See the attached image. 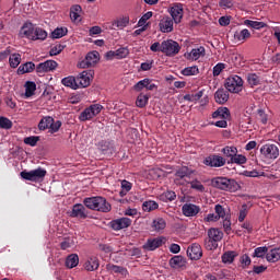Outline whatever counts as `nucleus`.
I'll return each instance as SVG.
<instances>
[{
    "label": "nucleus",
    "instance_id": "nucleus-20",
    "mask_svg": "<svg viewBox=\"0 0 280 280\" xmlns=\"http://www.w3.org/2000/svg\"><path fill=\"white\" fill-rule=\"evenodd\" d=\"M205 54H206L205 47L200 46L198 48H192L190 52H186L184 57L186 60L196 61V60H199V58H202Z\"/></svg>",
    "mask_w": 280,
    "mask_h": 280
},
{
    "label": "nucleus",
    "instance_id": "nucleus-63",
    "mask_svg": "<svg viewBox=\"0 0 280 280\" xmlns=\"http://www.w3.org/2000/svg\"><path fill=\"white\" fill-rule=\"evenodd\" d=\"M10 56H12V47H7L0 52V60H7V58Z\"/></svg>",
    "mask_w": 280,
    "mask_h": 280
},
{
    "label": "nucleus",
    "instance_id": "nucleus-13",
    "mask_svg": "<svg viewBox=\"0 0 280 280\" xmlns=\"http://www.w3.org/2000/svg\"><path fill=\"white\" fill-rule=\"evenodd\" d=\"M170 14H171V19L174 21V23L178 24L180 23V21H183V4L182 3H176L173 4V7L170 8L168 10Z\"/></svg>",
    "mask_w": 280,
    "mask_h": 280
},
{
    "label": "nucleus",
    "instance_id": "nucleus-44",
    "mask_svg": "<svg viewBox=\"0 0 280 280\" xmlns=\"http://www.w3.org/2000/svg\"><path fill=\"white\" fill-rule=\"evenodd\" d=\"M156 209H159V203L156 201L149 200L142 203L143 211L150 212V211H156Z\"/></svg>",
    "mask_w": 280,
    "mask_h": 280
},
{
    "label": "nucleus",
    "instance_id": "nucleus-2",
    "mask_svg": "<svg viewBox=\"0 0 280 280\" xmlns=\"http://www.w3.org/2000/svg\"><path fill=\"white\" fill-rule=\"evenodd\" d=\"M21 178L24 180H31V183H39V180H43L45 176H47V170L43 167H38L33 171H22L20 173Z\"/></svg>",
    "mask_w": 280,
    "mask_h": 280
},
{
    "label": "nucleus",
    "instance_id": "nucleus-50",
    "mask_svg": "<svg viewBox=\"0 0 280 280\" xmlns=\"http://www.w3.org/2000/svg\"><path fill=\"white\" fill-rule=\"evenodd\" d=\"M190 188L195 189V191H199V194H205L206 191L205 185H202V183L198 179L190 182Z\"/></svg>",
    "mask_w": 280,
    "mask_h": 280
},
{
    "label": "nucleus",
    "instance_id": "nucleus-27",
    "mask_svg": "<svg viewBox=\"0 0 280 280\" xmlns=\"http://www.w3.org/2000/svg\"><path fill=\"white\" fill-rule=\"evenodd\" d=\"M222 237H224V233L219 229L211 228L208 230V238L212 240L213 242H222Z\"/></svg>",
    "mask_w": 280,
    "mask_h": 280
},
{
    "label": "nucleus",
    "instance_id": "nucleus-45",
    "mask_svg": "<svg viewBox=\"0 0 280 280\" xmlns=\"http://www.w3.org/2000/svg\"><path fill=\"white\" fill-rule=\"evenodd\" d=\"M83 203L85 205V207L88 209H91L92 211H95V209L97 207V197L85 198Z\"/></svg>",
    "mask_w": 280,
    "mask_h": 280
},
{
    "label": "nucleus",
    "instance_id": "nucleus-15",
    "mask_svg": "<svg viewBox=\"0 0 280 280\" xmlns=\"http://www.w3.org/2000/svg\"><path fill=\"white\" fill-rule=\"evenodd\" d=\"M182 213L185 218H196L200 213V206L194 203H185L182 207Z\"/></svg>",
    "mask_w": 280,
    "mask_h": 280
},
{
    "label": "nucleus",
    "instance_id": "nucleus-26",
    "mask_svg": "<svg viewBox=\"0 0 280 280\" xmlns=\"http://www.w3.org/2000/svg\"><path fill=\"white\" fill-rule=\"evenodd\" d=\"M95 211H101L102 213H108V211H110V203L106 201V198L97 197Z\"/></svg>",
    "mask_w": 280,
    "mask_h": 280
},
{
    "label": "nucleus",
    "instance_id": "nucleus-48",
    "mask_svg": "<svg viewBox=\"0 0 280 280\" xmlns=\"http://www.w3.org/2000/svg\"><path fill=\"white\" fill-rule=\"evenodd\" d=\"M200 73V70L197 68V66L187 67L182 70V75H198Z\"/></svg>",
    "mask_w": 280,
    "mask_h": 280
},
{
    "label": "nucleus",
    "instance_id": "nucleus-22",
    "mask_svg": "<svg viewBox=\"0 0 280 280\" xmlns=\"http://www.w3.org/2000/svg\"><path fill=\"white\" fill-rule=\"evenodd\" d=\"M83 268L88 272H95V270H97V268H100V259H97V257H95V256L89 257L85 260Z\"/></svg>",
    "mask_w": 280,
    "mask_h": 280
},
{
    "label": "nucleus",
    "instance_id": "nucleus-37",
    "mask_svg": "<svg viewBox=\"0 0 280 280\" xmlns=\"http://www.w3.org/2000/svg\"><path fill=\"white\" fill-rule=\"evenodd\" d=\"M80 14H82V7L80 4H75L70 9V19L75 23V21H80Z\"/></svg>",
    "mask_w": 280,
    "mask_h": 280
},
{
    "label": "nucleus",
    "instance_id": "nucleus-38",
    "mask_svg": "<svg viewBox=\"0 0 280 280\" xmlns=\"http://www.w3.org/2000/svg\"><path fill=\"white\" fill-rule=\"evenodd\" d=\"M151 226H152L153 231H163L165 229V226H167V223L165 222V219L158 218V219L153 220Z\"/></svg>",
    "mask_w": 280,
    "mask_h": 280
},
{
    "label": "nucleus",
    "instance_id": "nucleus-39",
    "mask_svg": "<svg viewBox=\"0 0 280 280\" xmlns=\"http://www.w3.org/2000/svg\"><path fill=\"white\" fill-rule=\"evenodd\" d=\"M9 65L12 69H16V67L21 65V54L19 52L11 54L9 57Z\"/></svg>",
    "mask_w": 280,
    "mask_h": 280
},
{
    "label": "nucleus",
    "instance_id": "nucleus-9",
    "mask_svg": "<svg viewBox=\"0 0 280 280\" xmlns=\"http://www.w3.org/2000/svg\"><path fill=\"white\" fill-rule=\"evenodd\" d=\"M109 225L113 231H122L124 229H128L132 225V220L128 217H122L110 221Z\"/></svg>",
    "mask_w": 280,
    "mask_h": 280
},
{
    "label": "nucleus",
    "instance_id": "nucleus-1",
    "mask_svg": "<svg viewBox=\"0 0 280 280\" xmlns=\"http://www.w3.org/2000/svg\"><path fill=\"white\" fill-rule=\"evenodd\" d=\"M211 185L217 189H221L222 191H231L232 194L242 189V186H240L235 179L228 177H214L211 180Z\"/></svg>",
    "mask_w": 280,
    "mask_h": 280
},
{
    "label": "nucleus",
    "instance_id": "nucleus-47",
    "mask_svg": "<svg viewBox=\"0 0 280 280\" xmlns=\"http://www.w3.org/2000/svg\"><path fill=\"white\" fill-rule=\"evenodd\" d=\"M46 39H47L46 31L40 27H35L33 40H46Z\"/></svg>",
    "mask_w": 280,
    "mask_h": 280
},
{
    "label": "nucleus",
    "instance_id": "nucleus-7",
    "mask_svg": "<svg viewBox=\"0 0 280 280\" xmlns=\"http://www.w3.org/2000/svg\"><path fill=\"white\" fill-rule=\"evenodd\" d=\"M103 108L104 107L100 104L91 105L81 113L79 116L80 121H89V119H93V117H96V115L102 113Z\"/></svg>",
    "mask_w": 280,
    "mask_h": 280
},
{
    "label": "nucleus",
    "instance_id": "nucleus-42",
    "mask_svg": "<svg viewBox=\"0 0 280 280\" xmlns=\"http://www.w3.org/2000/svg\"><path fill=\"white\" fill-rule=\"evenodd\" d=\"M235 257H237V253L235 252H225L221 259L223 261V264H233V261H235Z\"/></svg>",
    "mask_w": 280,
    "mask_h": 280
},
{
    "label": "nucleus",
    "instance_id": "nucleus-16",
    "mask_svg": "<svg viewBox=\"0 0 280 280\" xmlns=\"http://www.w3.org/2000/svg\"><path fill=\"white\" fill-rule=\"evenodd\" d=\"M159 27L163 34H170L174 32V20L170 16H164L160 20Z\"/></svg>",
    "mask_w": 280,
    "mask_h": 280
},
{
    "label": "nucleus",
    "instance_id": "nucleus-29",
    "mask_svg": "<svg viewBox=\"0 0 280 280\" xmlns=\"http://www.w3.org/2000/svg\"><path fill=\"white\" fill-rule=\"evenodd\" d=\"M34 69H36V65H34V62H32V61H28L26 63L21 65L18 68V74L24 75V73H32V71H34Z\"/></svg>",
    "mask_w": 280,
    "mask_h": 280
},
{
    "label": "nucleus",
    "instance_id": "nucleus-23",
    "mask_svg": "<svg viewBox=\"0 0 280 280\" xmlns=\"http://www.w3.org/2000/svg\"><path fill=\"white\" fill-rule=\"evenodd\" d=\"M72 218H81L85 219L86 218V208L82 203H75L72 207V212H71Z\"/></svg>",
    "mask_w": 280,
    "mask_h": 280
},
{
    "label": "nucleus",
    "instance_id": "nucleus-55",
    "mask_svg": "<svg viewBox=\"0 0 280 280\" xmlns=\"http://www.w3.org/2000/svg\"><path fill=\"white\" fill-rule=\"evenodd\" d=\"M0 128L10 130V128H12V120L8 119L7 117H0Z\"/></svg>",
    "mask_w": 280,
    "mask_h": 280
},
{
    "label": "nucleus",
    "instance_id": "nucleus-12",
    "mask_svg": "<svg viewBox=\"0 0 280 280\" xmlns=\"http://www.w3.org/2000/svg\"><path fill=\"white\" fill-rule=\"evenodd\" d=\"M36 26L32 22H26L20 30V36L22 38H28V40H34V34Z\"/></svg>",
    "mask_w": 280,
    "mask_h": 280
},
{
    "label": "nucleus",
    "instance_id": "nucleus-41",
    "mask_svg": "<svg viewBox=\"0 0 280 280\" xmlns=\"http://www.w3.org/2000/svg\"><path fill=\"white\" fill-rule=\"evenodd\" d=\"M163 202H172L176 200V192L174 190H166L160 196Z\"/></svg>",
    "mask_w": 280,
    "mask_h": 280
},
{
    "label": "nucleus",
    "instance_id": "nucleus-36",
    "mask_svg": "<svg viewBox=\"0 0 280 280\" xmlns=\"http://www.w3.org/2000/svg\"><path fill=\"white\" fill-rule=\"evenodd\" d=\"M149 101L150 94L140 93L136 100V106H138V108H145V106H148Z\"/></svg>",
    "mask_w": 280,
    "mask_h": 280
},
{
    "label": "nucleus",
    "instance_id": "nucleus-33",
    "mask_svg": "<svg viewBox=\"0 0 280 280\" xmlns=\"http://www.w3.org/2000/svg\"><path fill=\"white\" fill-rule=\"evenodd\" d=\"M246 38H250V32L247 28L234 33V40H237V43H244Z\"/></svg>",
    "mask_w": 280,
    "mask_h": 280
},
{
    "label": "nucleus",
    "instance_id": "nucleus-25",
    "mask_svg": "<svg viewBox=\"0 0 280 280\" xmlns=\"http://www.w3.org/2000/svg\"><path fill=\"white\" fill-rule=\"evenodd\" d=\"M106 270L108 272H110L112 275L115 273V275H122V277H128V269H126L121 266L107 264L106 265Z\"/></svg>",
    "mask_w": 280,
    "mask_h": 280
},
{
    "label": "nucleus",
    "instance_id": "nucleus-28",
    "mask_svg": "<svg viewBox=\"0 0 280 280\" xmlns=\"http://www.w3.org/2000/svg\"><path fill=\"white\" fill-rule=\"evenodd\" d=\"M187 261L185 260V258L183 256H174L170 259V266L171 268H184V266H186Z\"/></svg>",
    "mask_w": 280,
    "mask_h": 280
},
{
    "label": "nucleus",
    "instance_id": "nucleus-10",
    "mask_svg": "<svg viewBox=\"0 0 280 280\" xmlns=\"http://www.w3.org/2000/svg\"><path fill=\"white\" fill-rule=\"evenodd\" d=\"M203 164L208 167H224L226 160L221 155H209L203 160Z\"/></svg>",
    "mask_w": 280,
    "mask_h": 280
},
{
    "label": "nucleus",
    "instance_id": "nucleus-30",
    "mask_svg": "<svg viewBox=\"0 0 280 280\" xmlns=\"http://www.w3.org/2000/svg\"><path fill=\"white\" fill-rule=\"evenodd\" d=\"M231 117V112L226 108V107H221L218 108L213 114H212V118L213 119H230Z\"/></svg>",
    "mask_w": 280,
    "mask_h": 280
},
{
    "label": "nucleus",
    "instance_id": "nucleus-56",
    "mask_svg": "<svg viewBox=\"0 0 280 280\" xmlns=\"http://www.w3.org/2000/svg\"><path fill=\"white\" fill-rule=\"evenodd\" d=\"M247 82L250 86H257V84H259V77L255 73L248 74Z\"/></svg>",
    "mask_w": 280,
    "mask_h": 280
},
{
    "label": "nucleus",
    "instance_id": "nucleus-17",
    "mask_svg": "<svg viewBox=\"0 0 280 280\" xmlns=\"http://www.w3.org/2000/svg\"><path fill=\"white\" fill-rule=\"evenodd\" d=\"M143 89L147 91H154L158 89V86L152 82L151 79H143L133 85V90H136L138 93L143 91Z\"/></svg>",
    "mask_w": 280,
    "mask_h": 280
},
{
    "label": "nucleus",
    "instance_id": "nucleus-60",
    "mask_svg": "<svg viewBox=\"0 0 280 280\" xmlns=\"http://www.w3.org/2000/svg\"><path fill=\"white\" fill-rule=\"evenodd\" d=\"M128 48H119L116 50L117 60H121L128 56Z\"/></svg>",
    "mask_w": 280,
    "mask_h": 280
},
{
    "label": "nucleus",
    "instance_id": "nucleus-11",
    "mask_svg": "<svg viewBox=\"0 0 280 280\" xmlns=\"http://www.w3.org/2000/svg\"><path fill=\"white\" fill-rule=\"evenodd\" d=\"M91 80H93V72L84 70L77 77V84L79 89H86V86H91Z\"/></svg>",
    "mask_w": 280,
    "mask_h": 280
},
{
    "label": "nucleus",
    "instance_id": "nucleus-54",
    "mask_svg": "<svg viewBox=\"0 0 280 280\" xmlns=\"http://www.w3.org/2000/svg\"><path fill=\"white\" fill-rule=\"evenodd\" d=\"M74 245H75V242L73 241L72 237H66L60 243V248L61 250H67V248H71V246H74Z\"/></svg>",
    "mask_w": 280,
    "mask_h": 280
},
{
    "label": "nucleus",
    "instance_id": "nucleus-4",
    "mask_svg": "<svg viewBox=\"0 0 280 280\" xmlns=\"http://www.w3.org/2000/svg\"><path fill=\"white\" fill-rule=\"evenodd\" d=\"M225 89L230 93H241L242 89H244V80L240 75L229 77L225 81Z\"/></svg>",
    "mask_w": 280,
    "mask_h": 280
},
{
    "label": "nucleus",
    "instance_id": "nucleus-52",
    "mask_svg": "<svg viewBox=\"0 0 280 280\" xmlns=\"http://www.w3.org/2000/svg\"><path fill=\"white\" fill-rule=\"evenodd\" d=\"M203 94H205V92H202V91H199L196 94H186L184 96V100L186 102H198L202 97Z\"/></svg>",
    "mask_w": 280,
    "mask_h": 280
},
{
    "label": "nucleus",
    "instance_id": "nucleus-24",
    "mask_svg": "<svg viewBox=\"0 0 280 280\" xmlns=\"http://www.w3.org/2000/svg\"><path fill=\"white\" fill-rule=\"evenodd\" d=\"M61 84L67 86L68 89H72V91H78V78L73 75L66 77L61 80Z\"/></svg>",
    "mask_w": 280,
    "mask_h": 280
},
{
    "label": "nucleus",
    "instance_id": "nucleus-43",
    "mask_svg": "<svg viewBox=\"0 0 280 280\" xmlns=\"http://www.w3.org/2000/svg\"><path fill=\"white\" fill-rule=\"evenodd\" d=\"M67 27H57L50 34V37L54 39L62 38V36H67Z\"/></svg>",
    "mask_w": 280,
    "mask_h": 280
},
{
    "label": "nucleus",
    "instance_id": "nucleus-34",
    "mask_svg": "<svg viewBox=\"0 0 280 280\" xmlns=\"http://www.w3.org/2000/svg\"><path fill=\"white\" fill-rule=\"evenodd\" d=\"M267 261H270L271 264H275L279 261L280 259V248H273L269 250L266 255Z\"/></svg>",
    "mask_w": 280,
    "mask_h": 280
},
{
    "label": "nucleus",
    "instance_id": "nucleus-62",
    "mask_svg": "<svg viewBox=\"0 0 280 280\" xmlns=\"http://www.w3.org/2000/svg\"><path fill=\"white\" fill-rule=\"evenodd\" d=\"M214 211H215V213H217V217H219V219L226 217V211H225L224 208H223L222 206H220V205H217V206L214 207Z\"/></svg>",
    "mask_w": 280,
    "mask_h": 280
},
{
    "label": "nucleus",
    "instance_id": "nucleus-8",
    "mask_svg": "<svg viewBox=\"0 0 280 280\" xmlns=\"http://www.w3.org/2000/svg\"><path fill=\"white\" fill-rule=\"evenodd\" d=\"M260 154H262L265 159L275 161V159H279V147H277V144L270 143L264 144L260 148Z\"/></svg>",
    "mask_w": 280,
    "mask_h": 280
},
{
    "label": "nucleus",
    "instance_id": "nucleus-58",
    "mask_svg": "<svg viewBox=\"0 0 280 280\" xmlns=\"http://www.w3.org/2000/svg\"><path fill=\"white\" fill-rule=\"evenodd\" d=\"M224 69H226V65L220 62V63H217L214 67H213V75L214 78H217L218 75H220L222 73V71H224Z\"/></svg>",
    "mask_w": 280,
    "mask_h": 280
},
{
    "label": "nucleus",
    "instance_id": "nucleus-6",
    "mask_svg": "<svg viewBox=\"0 0 280 280\" xmlns=\"http://www.w3.org/2000/svg\"><path fill=\"white\" fill-rule=\"evenodd\" d=\"M100 62V52L97 50H93L88 52L85 58L78 63L80 69H89V67H95V65Z\"/></svg>",
    "mask_w": 280,
    "mask_h": 280
},
{
    "label": "nucleus",
    "instance_id": "nucleus-64",
    "mask_svg": "<svg viewBox=\"0 0 280 280\" xmlns=\"http://www.w3.org/2000/svg\"><path fill=\"white\" fill-rule=\"evenodd\" d=\"M250 257L246 254H244L242 257H241V264L243 266V268H248V266H250Z\"/></svg>",
    "mask_w": 280,
    "mask_h": 280
},
{
    "label": "nucleus",
    "instance_id": "nucleus-31",
    "mask_svg": "<svg viewBox=\"0 0 280 280\" xmlns=\"http://www.w3.org/2000/svg\"><path fill=\"white\" fill-rule=\"evenodd\" d=\"M78 264H80V257L78 256V254H70L66 258V267H68L69 269L78 267Z\"/></svg>",
    "mask_w": 280,
    "mask_h": 280
},
{
    "label": "nucleus",
    "instance_id": "nucleus-61",
    "mask_svg": "<svg viewBox=\"0 0 280 280\" xmlns=\"http://www.w3.org/2000/svg\"><path fill=\"white\" fill-rule=\"evenodd\" d=\"M24 143L26 145H32V148H34V145H36L38 143V137L36 136H31L24 139Z\"/></svg>",
    "mask_w": 280,
    "mask_h": 280
},
{
    "label": "nucleus",
    "instance_id": "nucleus-18",
    "mask_svg": "<svg viewBox=\"0 0 280 280\" xmlns=\"http://www.w3.org/2000/svg\"><path fill=\"white\" fill-rule=\"evenodd\" d=\"M194 174V171L187 166H182L179 170L176 171L175 176H176V183H179V185H185V178H189Z\"/></svg>",
    "mask_w": 280,
    "mask_h": 280
},
{
    "label": "nucleus",
    "instance_id": "nucleus-5",
    "mask_svg": "<svg viewBox=\"0 0 280 280\" xmlns=\"http://www.w3.org/2000/svg\"><path fill=\"white\" fill-rule=\"evenodd\" d=\"M180 51V45L174 39L162 42V54L168 57H174Z\"/></svg>",
    "mask_w": 280,
    "mask_h": 280
},
{
    "label": "nucleus",
    "instance_id": "nucleus-3",
    "mask_svg": "<svg viewBox=\"0 0 280 280\" xmlns=\"http://www.w3.org/2000/svg\"><path fill=\"white\" fill-rule=\"evenodd\" d=\"M62 126V122L60 120L55 121L54 117L46 116L40 119L38 124L39 130H47L49 129L50 132H58L60 130V127Z\"/></svg>",
    "mask_w": 280,
    "mask_h": 280
},
{
    "label": "nucleus",
    "instance_id": "nucleus-35",
    "mask_svg": "<svg viewBox=\"0 0 280 280\" xmlns=\"http://www.w3.org/2000/svg\"><path fill=\"white\" fill-rule=\"evenodd\" d=\"M130 24L129 16H122L113 22V27H117L118 30H124V27H128Z\"/></svg>",
    "mask_w": 280,
    "mask_h": 280
},
{
    "label": "nucleus",
    "instance_id": "nucleus-32",
    "mask_svg": "<svg viewBox=\"0 0 280 280\" xmlns=\"http://www.w3.org/2000/svg\"><path fill=\"white\" fill-rule=\"evenodd\" d=\"M214 100L218 104H226V102H229V92L224 90H218L214 94Z\"/></svg>",
    "mask_w": 280,
    "mask_h": 280
},
{
    "label": "nucleus",
    "instance_id": "nucleus-59",
    "mask_svg": "<svg viewBox=\"0 0 280 280\" xmlns=\"http://www.w3.org/2000/svg\"><path fill=\"white\" fill-rule=\"evenodd\" d=\"M205 246H206L207 250H215V248H218V243H217V241L208 238L205 241Z\"/></svg>",
    "mask_w": 280,
    "mask_h": 280
},
{
    "label": "nucleus",
    "instance_id": "nucleus-46",
    "mask_svg": "<svg viewBox=\"0 0 280 280\" xmlns=\"http://www.w3.org/2000/svg\"><path fill=\"white\" fill-rule=\"evenodd\" d=\"M224 156L230 159V161L237 154V148L235 147H225L222 149Z\"/></svg>",
    "mask_w": 280,
    "mask_h": 280
},
{
    "label": "nucleus",
    "instance_id": "nucleus-40",
    "mask_svg": "<svg viewBox=\"0 0 280 280\" xmlns=\"http://www.w3.org/2000/svg\"><path fill=\"white\" fill-rule=\"evenodd\" d=\"M25 97H32V95H34V93H36V83L32 82V81H27L25 83Z\"/></svg>",
    "mask_w": 280,
    "mask_h": 280
},
{
    "label": "nucleus",
    "instance_id": "nucleus-14",
    "mask_svg": "<svg viewBox=\"0 0 280 280\" xmlns=\"http://www.w3.org/2000/svg\"><path fill=\"white\" fill-rule=\"evenodd\" d=\"M56 69H58V62L54 60H46L36 67L37 73H49V71H56Z\"/></svg>",
    "mask_w": 280,
    "mask_h": 280
},
{
    "label": "nucleus",
    "instance_id": "nucleus-51",
    "mask_svg": "<svg viewBox=\"0 0 280 280\" xmlns=\"http://www.w3.org/2000/svg\"><path fill=\"white\" fill-rule=\"evenodd\" d=\"M247 159L244 154H235L231 160L230 163H234L235 165H244L246 164Z\"/></svg>",
    "mask_w": 280,
    "mask_h": 280
},
{
    "label": "nucleus",
    "instance_id": "nucleus-19",
    "mask_svg": "<svg viewBox=\"0 0 280 280\" xmlns=\"http://www.w3.org/2000/svg\"><path fill=\"white\" fill-rule=\"evenodd\" d=\"M163 242H165V237L149 238L142 248L143 250H156V248L163 246Z\"/></svg>",
    "mask_w": 280,
    "mask_h": 280
},
{
    "label": "nucleus",
    "instance_id": "nucleus-57",
    "mask_svg": "<svg viewBox=\"0 0 280 280\" xmlns=\"http://www.w3.org/2000/svg\"><path fill=\"white\" fill-rule=\"evenodd\" d=\"M268 255V247H257L253 257H266Z\"/></svg>",
    "mask_w": 280,
    "mask_h": 280
},
{
    "label": "nucleus",
    "instance_id": "nucleus-53",
    "mask_svg": "<svg viewBox=\"0 0 280 280\" xmlns=\"http://www.w3.org/2000/svg\"><path fill=\"white\" fill-rule=\"evenodd\" d=\"M245 25H247L248 27H253L254 30H261L266 27V23L252 20H246Z\"/></svg>",
    "mask_w": 280,
    "mask_h": 280
},
{
    "label": "nucleus",
    "instance_id": "nucleus-49",
    "mask_svg": "<svg viewBox=\"0 0 280 280\" xmlns=\"http://www.w3.org/2000/svg\"><path fill=\"white\" fill-rule=\"evenodd\" d=\"M256 119L257 121H260L262 126H266V124H268V114H266V112L261 108L257 109Z\"/></svg>",
    "mask_w": 280,
    "mask_h": 280
},
{
    "label": "nucleus",
    "instance_id": "nucleus-21",
    "mask_svg": "<svg viewBox=\"0 0 280 280\" xmlns=\"http://www.w3.org/2000/svg\"><path fill=\"white\" fill-rule=\"evenodd\" d=\"M187 255L190 259L198 260L202 257V247L198 243H194L187 248Z\"/></svg>",
    "mask_w": 280,
    "mask_h": 280
}]
</instances>
